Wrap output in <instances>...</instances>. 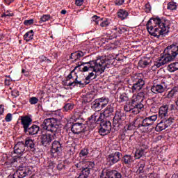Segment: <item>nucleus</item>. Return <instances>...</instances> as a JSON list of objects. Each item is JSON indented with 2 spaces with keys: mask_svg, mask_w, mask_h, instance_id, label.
<instances>
[{
  "mask_svg": "<svg viewBox=\"0 0 178 178\" xmlns=\"http://www.w3.org/2000/svg\"><path fill=\"white\" fill-rule=\"evenodd\" d=\"M167 9L170 10H176L177 9V5L175 1H170L168 3Z\"/></svg>",
  "mask_w": 178,
  "mask_h": 178,
  "instance_id": "obj_38",
  "label": "nucleus"
},
{
  "mask_svg": "<svg viewBox=\"0 0 178 178\" xmlns=\"http://www.w3.org/2000/svg\"><path fill=\"white\" fill-rule=\"evenodd\" d=\"M172 178H178V175H172Z\"/></svg>",
  "mask_w": 178,
  "mask_h": 178,
  "instance_id": "obj_63",
  "label": "nucleus"
},
{
  "mask_svg": "<svg viewBox=\"0 0 178 178\" xmlns=\"http://www.w3.org/2000/svg\"><path fill=\"white\" fill-rule=\"evenodd\" d=\"M119 99L120 102H127V101H129V96L124 92L120 95Z\"/></svg>",
  "mask_w": 178,
  "mask_h": 178,
  "instance_id": "obj_39",
  "label": "nucleus"
},
{
  "mask_svg": "<svg viewBox=\"0 0 178 178\" xmlns=\"http://www.w3.org/2000/svg\"><path fill=\"white\" fill-rule=\"evenodd\" d=\"M143 101H144V97H141L140 95L134 97L128 104L124 106V111L134 113V115H138L142 109H144V104H141Z\"/></svg>",
  "mask_w": 178,
  "mask_h": 178,
  "instance_id": "obj_9",
  "label": "nucleus"
},
{
  "mask_svg": "<svg viewBox=\"0 0 178 178\" xmlns=\"http://www.w3.org/2000/svg\"><path fill=\"white\" fill-rule=\"evenodd\" d=\"M73 72L72 71L68 76L66 77V81L65 82H64L65 86H66V83H67L68 81H70V80H72V79H73Z\"/></svg>",
  "mask_w": 178,
  "mask_h": 178,
  "instance_id": "obj_46",
  "label": "nucleus"
},
{
  "mask_svg": "<svg viewBox=\"0 0 178 178\" xmlns=\"http://www.w3.org/2000/svg\"><path fill=\"white\" fill-rule=\"evenodd\" d=\"M60 13H61V15H66L67 11H66V10H62Z\"/></svg>",
  "mask_w": 178,
  "mask_h": 178,
  "instance_id": "obj_61",
  "label": "nucleus"
},
{
  "mask_svg": "<svg viewBox=\"0 0 178 178\" xmlns=\"http://www.w3.org/2000/svg\"><path fill=\"white\" fill-rule=\"evenodd\" d=\"M124 120H126V113H124V111L118 110L113 119V126L114 127H119Z\"/></svg>",
  "mask_w": 178,
  "mask_h": 178,
  "instance_id": "obj_12",
  "label": "nucleus"
},
{
  "mask_svg": "<svg viewBox=\"0 0 178 178\" xmlns=\"http://www.w3.org/2000/svg\"><path fill=\"white\" fill-rule=\"evenodd\" d=\"M120 155L122 153L120 152H113L106 156V162L108 166H113L120 161Z\"/></svg>",
  "mask_w": 178,
  "mask_h": 178,
  "instance_id": "obj_14",
  "label": "nucleus"
},
{
  "mask_svg": "<svg viewBox=\"0 0 178 178\" xmlns=\"http://www.w3.org/2000/svg\"><path fill=\"white\" fill-rule=\"evenodd\" d=\"M145 168V161H142L138 162V170L136 171L137 173L139 175L141 173H144L145 170H144Z\"/></svg>",
  "mask_w": 178,
  "mask_h": 178,
  "instance_id": "obj_29",
  "label": "nucleus"
},
{
  "mask_svg": "<svg viewBox=\"0 0 178 178\" xmlns=\"http://www.w3.org/2000/svg\"><path fill=\"white\" fill-rule=\"evenodd\" d=\"M13 16H15V15L14 14H6V13H3L2 14V15H1V17H13Z\"/></svg>",
  "mask_w": 178,
  "mask_h": 178,
  "instance_id": "obj_53",
  "label": "nucleus"
},
{
  "mask_svg": "<svg viewBox=\"0 0 178 178\" xmlns=\"http://www.w3.org/2000/svg\"><path fill=\"white\" fill-rule=\"evenodd\" d=\"M24 151H26L24 142H18L14 147V155L22 156Z\"/></svg>",
  "mask_w": 178,
  "mask_h": 178,
  "instance_id": "obj_19",
  "label": "nucleus"
},
{
  "mask_svg": "<svg viewBox=\"0 0 178 178\" xmlns=\"http://www.w3.org/2000/svg\"><path fill=\"white\" fill-rule=\"evenodd\" d=\"M74 108V104L71 103H66L63 106V111L65 112H69V111H72Z\"/></svg>",
  "mask_w": 178,
  "mask_h": 178,
  "instance_id": "obj_37",
  "label": "nucleus"
},
{
  "mask_svg": "<svg viewBox=\"0 0 178 178\" xmlns=\"http://www.w3.org/2000/svg\"><path fill=\"white\" fill-rule=\"evenodd\" d=\"M148 178H156V177H155V174L154 173H149L148 175Z\"/></svg>",
  "mask_w": 178,
  "mask_h": 178,
  "instance_id": "obj_57",
  "label": "nucleus"
},
{
  "mask_svg": "<svg viewBox=\"0 0 178 178\" xmlns=\"http://www.w3.org/2000/svg\"><path fill=\"white\" fill-rule=\"evenodd\" d=\"M22 162H23L22 156L13 154L10 165L13 166V168H18L13 175V178H24L31 175V169H30V167L23 166V163Z\"/></svg>",
  "mask_w": 178,
  "mask_h": 178,
  "instance_id": "obj_6",
  "label": "nucleus"
},
{
  "mask_svg": "<svg viewBox=\"0 0 178 178\" xmlns=\"http://www.w3.org/2000/svg\"><path fill=\"white\" fill-rule=\"evenodd\" d=\"M131 81L133 83L131 86L133 92H138V91L142 90L145 85V81L144 79L138 76H134L131 77Z\"/></svg>",
  "mask_w": 178,
  "mask_h": 178,
  "instance_id": "obj_11",
  "label": "nucleus"
},
{
  "mask_svg": "<svg viewBox=\"0 0 178 178\" xmlns=\"http://www.w3.org/2000/svg\"><path fill=\"white\" fill-rule=\"evenodd\" d=\"M83 84H84V86H87V84H90V82L85 81L83 83Z\"/></svg>",
  "mask_w": 178,
  "mask_h": 178,
  "instance_id": "obj_64",
  "label": "nucleus"
},
{
  "mask_svg": "<svg viewBox=\"0 0 178 178\" xmlns=\"http://www.w3.org/2000/svg\"><path fill=\"white\" fill-rule=\"evenodd\" d=\"M24 145L25 146V148H27L28 151L33 152V154H37L38 152V148L35 145V143H34V140L30 138H26L25 139Z\"/></svg>",
  "mask_w": 178,
  "mask_h": 178,
  "instance_id": "obj_16",
  "label": "nucleus"
},
{
  "mask_svg": "<svg viewBox=\"0 0 178 178\" xmlns=\"http://www.w3.org/2000/svg\"><path fill=\"white\" fill-rule=\"evenodd\" d=\"M113 30H115V31H118L119 34H123V33H126V31H127V28L125 26H120V27L115 26Z\"/></svg>",
  "mask_w": 178,
  "mask_h": 178,
  "instance_id": "obj_35",
  "label": "nucleus"
},
{
  "mask_svg": "<svg viewBox=\"0 0 178 178\" xmlns=\"http://www.w3.org/2000/svg\"><path fill=\"white\" fill-rule=\"evenodd\" d=\"M117 16L120 20H125L129 17V12L127 10L121 8L117 12Z\"/></svg>",
  "mask_w": 178,
  "mask_h": 178,
  "instance_id": "obj_26",
  "label": "nucleus"
},
{
  "mask_svg": "<svg viewBox=\"0 0 178 178\" xmlns=\"http://www.w3.org/2000/svg\"><path fill=\"white\" fill-rule=\"evenodd\" d=\"M72 118L75 122H77V120H82V122H84V120L83 118H80L79 116H78L77 118H76V116H73Z\"/></svg>",
  "mask_w": 178,
  "mask_h": 178,
  "instance_id": "obj_55",
  "label": "nucleus"
},
{
  "mask_svg": "<svg viewBox=\"0 0 178 178\" xmlns=\"http://www.w3.org/2000/svg\"><path fill=\"white\" fill-rule=\"evenodd\" d=\"M71 131L74 134H80V133H86L87 131V125L83 122L72 123Z\"/></svg>",
  "mask_w": 178,
  "mask_h": 178,
  "instance_id": "obj_15",
  "label": "nucleus"
},
{
  "mask_svg": "<svg viewBox=\"0 0 178 178\" xmlns=\"http://www.w3.org/2000/svg\"><path fill=\"white\" fill-rule=\"evenodd\" d=\"M5 85L6 86H10V79H6L5 80Z\"/></svg>",
  "mask_w": 178,
  "mask_h": 178,
  "instance_id": "obj_58",
  "label": "nucleus"
},
{
  "mask_svg": "<svg viewBox=\"0 0 178 178\" xmlns=\"http://www.w3.org/2000/svg\"><path fill=\"white\" fill-rule=\"evenodd\" d=\"M3 106L0 105V115H2V113H3Z\"/></svg>",
  "mask_w": 178,
  "mask_h": 178,
  "instance_id": "obj_60",
  "label": "nucleus"
},
{
  "mask_svg": "<svg viewBox=\"0 0 178 178\" xmlns=\"http://www.w3.org/2000/svg\"><path fill=\"white\" fill-rule=\"evenodd\" d=\"M177 106L175 105V104H171L170 106V111H176V109H177Z\"/></svg>",
  "mask_w": 178,
  "mask_h": 178,
  "instance_id": "obj_54",
  "label": "nucleus"
},
{
  "mask_svg": "<svg viewBox=\"0 0 178 178\" xmlns=\"http://www.w3.org/2000/svg\"><path fill=\"white\" fill-rule=\"evenodd\" d=\"M6 122H12V113H8L5 118Z\"/></svg>",
  "mask_w": 178,
  "mask_h": 178,
  "instance_id": "obj_48",
  "label": "nucleus"
},
{
  "mask_svg": "<svg viewBox=\"0 0 178 178\" xmlns=\"http://www.w3.org/2000/svg\"><path fill=\"white\" fill-rule=\"evenodd\" d=\"M95 166V163L94 161H86L84 165L82 167V173H85L86 175H90V172H91L92 169H94Z\"/></svg>",
  "mask_w": 178,
  "mask_h": 178,
  "instance_id": "obj_20",
  "label": "nucleus"
},
{
  "mask_svg": "<svg viewBox=\"0 0 178 178\" xmlns=\"http://www.w3.org/2000/svg\"><path fill=\"white\" fill-rule=\"evenodd\" d=\"M84 3V0H76L75 4L76 6H81Z\"/></svg>",
  "mask_w": 178,
  "mask_h": 178,
  "instance_id": "obj_50",
  "label": "nucleus"
},
{
  "mask_svg": "<svg viewBox=\"0 0 178 178\" xmlns=\"http://www.w3.org/2000/svg\"><path fill=\"white\" fill-rule=\"evenodd\" d=\"M86 55V52L83 51H76L73 53H71L70 55V60H72V63L75 62H79V60H81V58Z\"/></svg>",
  "mask_w": 178,
  "mask_h": 178,
  "instance_id": "obj_18",
  "label": "nucleus"
},
{
  "mask_svg": "<svg viewBox=\"0 0 178 178\" xmlns=\"http://www.w3.org/2000/svg\"><path fill=\"white\" fill-rule=\"evenodd\" d=\"M145 9H146V12L149 13L151 12V4H149V3H147L145 5Z\"/></svg>",
  "mask_w": 178,
  "mask_h": 178,
  "instance_id": "obj_51",
  "label": "nucleus"
},
{
  "mask_svg": "<svg viewBox=\"0 0 178 178\" xmlns=\"http://www.w3.org/2000/svg\"><path fill=\"white\" fill-rule=\"evenodd\" d=\"M102 19V18H100L99 17L95 15L92 17V20L94 23H95V24L99 25Z\"/></svg>",
  "mask_w": 178,
  "mask_h": 178,
  "instance_id": "obj_42",
  "label": "nucleus"
},
{
  "mask_svg": "<svg viewBox=\"0 0 178 178\" xmlns=\"http://www.w3.org/2000/svg\"><path fill=\"white\" fill-rule=\"evenodd\" d=\"M51 19L50 15H44L42 17H40L39 23H45V22H48Z\"/></svg>",
  "mask_w": 178,
  "mask_h": 178,
  "instance_id": "obj_41",
  "label": "nucleus"
},
{
  "mask_svg": "<svg viewBox=\"0 0 178 178\" xmlns=\"http://www.w3.org/2000/svg\"><path fill=\"white\" fill-rule=\"evenodd\" d=\"M65 147V143L62 139H58V140H54L51 143V154H60L63 151V147Z\"/></svg>",
  "mask_w": 178,
  "mask_h": 178,
  "instance_id": "obj_13",
  "label": "nucleus"
},
{
  "mask_svg": "<svg viewBox=\"0 0 178 178\" xmlns=\"http://www.w3.org/2000/svg\"><path fill=\"white\" fill-rule=\"evenodd\" d=\"M169 105L163 104L159 110V118H163L169 116Z\"/></svg>",
  "mask_w": 178,
  "mask_h": 178,
  "instance_id": "obj_21",
  "label": "nucleus"
},
{
  "mask_svg": "<svg viewBox=\"0 0 178 178\" xmlns=\"http://www.w3.org/2000/svg\"><path fill=\"white\" fill-rule=\"evenodd\" d=\"M156 129H159L160 131H162V130H165V129H168L166 126H165V123L163 122V118H161L159 123H158Z\"/></svg>",
  "mask_w": 178,
  "mask_h": 178,
  "instance_id": "obj_40",
  "label": "nucleus"
},
{
  "mask_svg": "<svg viewBox=\"0 0 178 178\" xmlns=\"http://www.w3.org/2000/svg\"><path fill=\"white\" fill-rule=\"evenodd\" d=\"M168 70L170 73H173L178 70V62L171 63L168 65Z\"/></svg>",
  "mask_w": 178,
  "mask_h": 178,
  "instance_id": "obj_33",
  "label": "nucleus"
},
{
  "mask_svg": "<svg viewBox=\"0 0 178 178\" xmlns=\"http://www.w3.org/2000/svg\"><path fill=\"white\" fill-rule=\"evenodd\" d=\"M146 27L150 35L156 38L165 37L169 33V20L165 17L154 16L148 20Z\"/></svg>",
  "mask_w": 178,
  "mask_h": 178,
  "instance_id": "obj_1",
  "label": "nucleus"
},
{
  "mask_svg": "<svg viewBox=\"0 0 178 178\" xmlns=\"http://www.w3.org/2000/svg\"><path fill=\"white\" fill-rule=\"evenodd\" d=\"M22 73H23V74L27 73V71H26V70H24V69H22Z\"/></svg>",
  "mask_w": 178,
  "mask_h": 178,
  "instance_id": "obj_62",
  "label": "nucleus"
},
{
  "mask_svg": "<svg viewBox=\"0 0 178 178\" xmlns=\"http://www.w3.org/2000/svg\"><path fill=\"white\" fill-rule=\"evenodd\" d=\"M99 26L102 27H108L111 26V19L102 18Z\"/></svg>",
  "mask_w": 178,
  "mask_h": 178,
  "instance_id": "obj_34",
  "label": "nucleus"
},
{
  "mask_svg": "<svg viewBox=\"0 0 178 178\" xmlns=\"http://www.w3.org/2000/svg\"><path fill=\"white\" fill-rule=\"evenodd\" d=\"M160 119H163L164 125L165 126V127H168L169 126H170L172 124V123H173V122H175V118L170 117H165V118H160Z\"/></svg>",
  "mask_w": 178,
  "mask_h": 178,
  "instance_id": "obj_30",
  "label": "nucleus"
},
{
  "mask_svg": "<svg viewBox=\"0 0 178 178\" xmlns=\"http://www.w3.org/2000/svg\"><path fill=\"white\" fill-rule=\"evenodd\" d=\"M151 91L153 94H162L165 92V87L162 84H154L151 88Z\"/></svg>",
  "mask_w": 178,
  "mask_h": 178,
  "instance_id": "obj_22",
  "label": "nucleus"
},
{
  "mask_svg": "<svg viewBox=\"0 0 178 178\" xmlns=\"http://www.w3.org/2000/svg\"><path fill=\"white\" fill-rule=\"evenodd\" d=\"M83 67L81 70V72H90L89 74L86 77V80L88 81L90 80L91 77H93V79H97L98 74L97 73L102 74L105 72V69H106V65H105V60H102L101 58H98L97 60H92L88 62H79L76 63V66L74 68V70L77 69V67Z\"/></svg>",
  "mask_w": 178,
  "mask_h": 178,
  "instance_id": "obj_3",
  "label": "nucleus"
},
{
  "mask_svg": "<svg viewBox=\"0 0 178 178\" xmlns=\"http://www.w3.org/2000/svg\"><path fill=\"white\" fill-rule=\"evenodd\" d=\"M151 62L152 61L150 58H142L140 60L138 61V67H140L141 69L148 67Z\"/></svg>",
  "mask_w": 178,
  "mask_h": 178,
  "instance_id": "obj_25",
  "label": "nucleus"
},
{
  "mask_svg": "<svg viewBox=\"0 0 178 178\" xmlns=\"http://www.w3.org/2000/svg\"><path fill=\"white\" fill-rule=\"evenodd\" d=\"M33 38H34V31L33 30H31V31L26 32L24 35V41H26V42L31 41V40H33Z\"/></svg>",
  "mask_w": 178,
  "mask_h": 178,
  "instance_id": "obj_28",
  "label": "nucleus"
},
{
  "mask_svg": "<svg viewBox=\"0 0 178 178\" xmlns=\"http://www.w3.org/2000/svg\"><path fill=\"white\" fill-rule=\"evenodd\" d=\"M42 127L44 130L52 133V134H42L39 136L41 145L48 147V145H51L52 140L56 138V134L60 133L58 119L54 118L45 119L42 124Z\"/></svg>",
  "mask_w": 178,
  "mask_h": 178,
  "instance_id": "obj_2",
  "label": "nucleus"
},
{
  "mask_svg": "<svg viewBox=\"0 0 178 178\" xmlns=\"http://www.w3.org/2000/svg\"><path fill=\"white\" fill-rule=\"evenodd\" d=\"M6 5H10V3H13V2L15 1V0H4Z\"/></svg>",
  "mask_w": 178,
  "mask_h": 178,
  "instance_id": "obj_56",
  "label": "nucleus"
},
{
  "mask_svg": "<svg viewBox=\"0 0 178 178\" xmlns=\"http://www.w3.org/2000/svg\"><path fill=\"white\" fill-rule=\"evenodd\" d=\"M115 6H122L124 3V0H114Z\"/></svg>",
  "mask_w": 178,
  "mask_h": 178,
  "instance_id": "obj_47",
  "label": "nucleus"
},
{
  "mask_svg": "<svg viewBox=\"0 0 178 178\" xmlns=\"http://www.w3.org/2000/svg\"><path fill=\"white\" fill-rule=\"evenodd\" d=\"M178 55V44H172L168 46L163 51V56L158 58L154 63L153 67H161L168 62H172Z\"/></svg>",
  "mask_w": 178,
  "mask_h": 178,
  "instance_id": "obj_7",
  "label": "nucleus"
},
{
  "mask_svg": "<svg viewBox=\"0 0 178 178\" xmlns=\"http://www.w3.org/2000/svg\"><path fill=\"white\" fill-rule=\"evenodd\" d=\"M21 126H22L23 132L26 136H36L38 134L41 128L40 126L33 124L31 115H23L20 117Z\"/></svg>",
  "mask_w": 178,
  "mask_h": 178,
  "instance_id": "obj_8",
  "label": "nucleus"
},
{
  "mask_svg": "<svg viewBox=\"0 0 178 178\" xmlns=\"http://www.w3.org/2000/svg\"><path fill=\"white\" fill-rule=\"evenodd\" d=\"M104 174V171L102 172L100 178H122V173L119 172L118 170H107L106 171V176Z\"/></svg>",
  "mask_w": 178,
  "mask_h": 178,
  "instance_id": "obj_17",
  "label": "nucleus"
},
{
  "mask_svg": "<svg viewBox=\"0 0 178 178\" xmlns=\"http://www.w3.org/2000/svg\"><path fill=\"white\" fill-rule=\"evenodd\" d=\"M97 116L93 114L88 118L90 129H95L97 124H99V134L100 136L109 134L112 130V122L108 120H104L102 118V114H100L97 120Z\"/></svg>",
  "mask_w": 178,
  "mask_h": 178,
  "instance_id": "obj_4",
  "label": "nucleus"
},
{
  "mask_svg": "<svg viewBox=\"0 0 178 178\" xmlns=\"http://www.w3.org/2000/svg\"><path fill=\"white\" fill-rule=\"evenodd\" d=\"M78 76H76V79H74V81L73 82H66L65 86H67V87H76V86H81V87H84V83H81V81H79L77 80Z\"/></svg>",
  "mask_w": 178,
  "mask_h": 178,
  "instance_id": "obj_27",
  "label": "nucleus"
},
{
  "mask_svg": "<svg viewBox=\"0 0 178 178\" xmlns=\"http://www.w3.org/2000/svg\"><path fill=\"white\" fill-rule=\"evenodd\" d=\"M156 119H158L157 115H153L145 118L142 117L136 118L124 127L122 129L123 135L126 136V133H127L128 131L136 130V127H138V129L140 127H151V126H153Z\"/></svg>",
  "mask_w": 178,
  "mask_h": 178,
  "instance_id": "obj_5",
  "label": "nucleus"
},
{
  "mask_svg": "<svg viewBox=\"0 0 178 178\" xmlns=\"http://www.w3.org/2000/svg\"><path fill=\"white\" fill-rule=\"evenodd\" d=\"M121 162L122 165H128L129 166L134 162V159L130 154H125L121 159Z\"/></svg>",
  "mask_w": 178,
  "mask_h": 178,
  "instance_id": "obj_23",
  "label": "nucleus"
},
{
  "mask_svg": "<svg viewBox=\"0 0 178 178\" xmlns=\"http://www.w3.org/2000/svg\"><path fill=\"white\" fill-rule=\"evenodd\" d=\"M178 92V87L175 86L172 88V90L168 92V94L167 95V98H169L170 99L173 98L176 94Z\"/></svg>",
  "mask_w": 178,
  "mask_h": 178,
  "instance_id": "obj_31",
  "label": "nucleus"
},
{
  "mask_svg": "<svg viewBox=\"0 0 178 178\" xmlns=\"http://www.w3.org/2000/svg\"><path fill=\"white\" fill-rule=\"evenodd\" d=\"M114 111L115 108L113 107V104H109L104 109L102 115L104 118H109V116H112V115H113Z\"/></svg>",
  "mask_w": 178,
  "mask_h": 178,
  "instance_id": "obj_24",
  "label": "nucleus"
},
{
  "mask_svg": "<svg viewBox=\"0 0 178 178\" xmlns=\"http://www.w3.org/2000/svg\"><path fill=\"white\" fill-rule=\"evenodd\" d=\"M11 95H12V97H14L15 98H17V97H19V95H20V92H19V90H17V89H14L11 92Z\"/></svg>",
  "mask_w": 178,
  "mask_h": 178,
  "instance_id": "obj_45",
  "label": "nucleus"
},
{
  "mask_svg": "<svg viewBox=\"0 0 178 178\" xmlns=\"http://www.w3.org/2000/svg\"><path fill=\"white\" fill-rule=\"evenodd\" d=\"M39 60L40 62V63H42V62H46L47 60V57L42 55L39 56Z\"/></svg>",
  "mask_w": 178,
  "mask_h": 178,
  "instance_id": "obj_52",
  "label": "nucleus"
},
{
  "mask_svg": "<svg viewBox=\"0 0 178 178\" xmlns=\"http://www.w3.org/2000/svg\"><path fill=\"white\" fill-rule=\"evenodd\" d=\"M24 26H31V24H34V19H26L24 21Z\"/></svg>",
  "mask_w": 178,
  "mask_h": 178,
  "instance_id": "obj_44",
  "label": "nucleus"
},
{
  "mask_svg": "<svg viewBox=\"0 0 178 178\" xmlns=\"http://www.w3.org/2000/svg\"><path fill=\"white\" fill-rule=\"evenodd\" d=\"M29 102L31 105H35V104L38 103V98L32 97L29 99Z\"/></svg>",
  "mask_w": 178,
  "mask_h": 178,
  "instance_id": "obj_43",
  "label": "nucleus"
},
{
  "mask_svg": "<svg viewBox=\"0 0 178 178\" xmlns=\"http://www.w3.org/2000/svg\"><path fill=\"white\" fill-rule=\"evenodd\" d=\"M88 154H89L88 149L83 148L79 152V157L80 158H87V156H88Z\"/></svg>",
  "mask_w": 178,
  "mask_h": 178,
  "instance_id": "obj_36",
  "label": "nucleus"
},
{
  "mask_svg": "<svg viewBox=\"0 0 178 178\" xmlns=\"http://www.w3.org/2000/svg\"><path fill=\"white\" fill-rule=\"evenodd\" d=\"M109 102V99L106 97H102L99 99H96L94 102L91 104V108L95 112H99L102 111L103 108H105L108 103Z\"/></svg>",
  "mask_w": 178,
  "mask_h": 178,
  "instance_id": "obj_10",
  "label": "nucleus"
},
{
  "mask_svg": "<svg viewBox=\"0 0 178 178\" xmlns=\"http://www.w3.org/2000/svg\"><path fill=\"white\" fill-rule=\"evenodd\" d=\"M63 168H65V163H58L56 167L58 170H62V169H63Z\"/></svg>",
  "mask_w": 178,
  "mask_h": 178,
  "instance_id": "obj_49",
  "label": "nucleus"
},
{
  "mask_svg": "<svg viewBox=\"0 0 178 178\" xmlns=\"http://www.w3.org/2000/svg\"><path fill=\"white\" fill-rule=\"evenodd\" d=\"M145 151V150L143 148L137 149L134 155L135 159H140V158H141L142 156H144Z\"/></svg>",
  "mask_w": 178,
  "mask_h": 178,
  "instance_id": "obj_32",
  "label": "nucleus"
},
{
  "mask_svg": "<svg viewBox=\"0 0 178 178\" xmlns=\"http://www.w3.org/2000/svg\"><path fill=\"white\" fill-rule=\"evenodd\" d=\"M140 147H143V149H147V148H148V145L144 144V143H141L140 144Z\"/></svg>",
  "mask_w": 178,
  "mask_h": 178,
  "instance_id": "obj_59",
  "label": "nucleus"
}]
</instances>
